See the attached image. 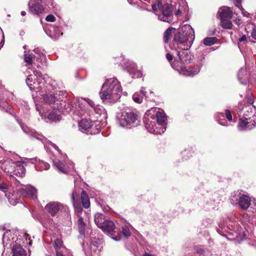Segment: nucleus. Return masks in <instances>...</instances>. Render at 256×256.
Listing matches in <instances>:
<instances>
[{
	"instance_id": "obj_1",
	"label": "nucleus",
	"mask_w": 256,
	"mask_h": 256,
	"mask_svg": "<svg viewBox=\"0 0 256 256\" xmlns=\"http://www.w3.org/2000/svg\"><path fill=\"white\" fill-rule=\"evenodd\" d=\"M120 83L115 78L106 80L102 84L100 92V97L103 101L111 100L112 101L118 100L122 92Z\"/></svg>"
},
{
	"instance_id": "obj_2",
	"label": "nucleus",
	"mask_w": 256,
	"mask_h": 256,
	"mask_svg": "<svg viewBox=\"0 0 256 256\" xmlns=\"http://www.w3.org/2000/svg\"><path fill=\"white\" fill-rule=\"evenodd\" d=\"M194 31L188 24H184L180 27V30L174 37V41L177 44L184 46L182 50H188L192 46L194 40Z\"/></svg>"
},
{
	"instance_id": "obj_3",
	"label": "nucleus",
	"mask_w": 256,
	"mask_h": 256,
	"mask_svg": "<svg viewBox=\"0 0 256 256\" xmlns=\"http://www.w3.org/2000/svg\"><path fill=\"white\" fill-rule=\"evenodd\" d=\"M26 82L30 90H35L41 88V84H46V88L50 90H54L56 88L55 81L48 78H42L40 72L34 70L33 74L29 75L26 80Z\"/></svg>"
},
{
	"instance_id": "obj_4",
	"label": "nucleus",
	"mask_w": 256,
	"mask_h": 256,
	"mask_svg": "<svg viewBox=\"0 0 256 256\" xmlns=\"http://www.w3.org/2000/svg\"><path fill=\"white\" fill-rule=\"evenodd\" d=\"M6 196L8 199L10 203L12 205H16L19 202V199L18 198V194L26 198L28 197L32 200L37 198L36 189L30 185L26 186L20 188L18 190L17 194H14L11 190L4 191Z\"/></svg>"
},
{
	"instance_id": "obj_5",
	"label": "nucleus",
	"mask_w": 256,
	"mask_h": 256,
	"mask_svg": "<svg viewBox=\"0 0 256 256\" xmlns=\"http://www.w3.org/2000/svg\"><path fill=\"white\" fill-rule=\"evenodd\" d=\"M138 116L130 110H122L117 114V123L120 126L130 128L139 124Z\"/></svg>"
},
{
	"instance_id": "obj_6",
	"label": "nucleus",
	"mask_w": 256,
	"mask_h": 256,
	"mask_svg": "<svg viewBox=\"0 0 256 256\" xmlns=\"http://www.w3.org/2000/svg\"><path fill=\"white\" fill-rule=\"evenodd\" d=\"M78 104V110L81 115L89 114L90 112L94 111L100 115L105 116L104 108L100 106H96L94 102L89 99L82 98Z\"/></svg>"
},
{
	"instance_id": "obj_7",
	"label": "nucleus",
	"mask_w": 256,
	"mask_h": 256,
	"mask_svg": "<svg viewBox=\"0 0 256 256\" xmlns=\"http://www.w3.org/2000/svg\"><path fill=\"white\" fill-rule=\"evenodd\" d=\"M154 108H151L146 111L144 118V122L146 128L151 133L154 134H160L164 133L166 127L160 128L156 124V118H154Z\"/></svg>"
},
{
	"instance_id": "obj_8",
	"label": "nucleus",
	"mask_w": 256,
	"mask_h": 256,
	"mask_svg": "<svg viewBox=\"0 0 256 256\" xmlns=\"http://www.w3.org/2000/svg\"><path fill=\"white\" fill-rule=\"evenodd\" d=\"M237 230L232 229L224 226V224H219L217 228V232L220 235L225 236L230 240H234L241 238L243 236L242 228H236Z\"/></svg>"
},
{
	"instance_id": "obj_9",
	"label": "nucleus",
	"mask_w": 256,
	"mask_h": 256,
	"mask_svg": "<svg viewBox=\"0 0 256 256\" xmlns=\"http://www.w3.org/2000/svg\"><path fill=\"white\" fill-rule=\"evenodd\" d=\"M230 202L233 205H238L243 210H247L250 204V198L238 191L234 192L231 196Z\"/></svg>"
},
{
	"instance_id": "obj_10",
	"label": "nucleus",
	"mask_w": 256,
	"mask_h": 256,
	"mask_svg": "<svg viewBox=\"0 0 256 256\" xmlns=\"http://www.w3.org/2000/svg\"><path fill=\"white\" fill-rule=\"evenodd\" d=\"M158 8L162 13L161 15H158V18L164 22H171L172 20V4H166L162 5L161 2H158Z\"/></svg>"
},
{
	"instance_id": "obj_11",
	"label": "nucleus",
	"mask_w": 256,
	"mask_h": 256,
	"mask_svg": "<svg viewBox=\"0 0 256 256\" xmlns=\"http://www.w3.org/2000/svg\"><path fill=\"white\" fill-rule=\"evenodd\" d=\"M248 115L244 114V116L240 120L238 128L240 130H250L256 126V116L252 114L248 118Z\"/></svg>"
},
{
	"instance_id": "obj_12",
	"label": "nucleus",
	"mask_w": 256,
	"mask_h": 256,
	"mask_svg": "<svg viewBox=\"0 0 256 256\" xmlns=\"http://www.w3.org/2000/svg\"><path fill=\"white\" fill-rule=\"evenodd\" d=\"M10 168H8L6 171V168L4 170L6 172L10 174H13L18 176H22L25 174V164L22 162H15L8 163Z\"/></svg>"
},
{
	"instance_id": "obj_13",
	"label": "nucleus",
	"mask_w": 256,
	"mask_h": 256,
	"mask_svg": "<svg viewBox=\"0 0 256 256\" xmlns=\"http://www.w3.org/2000/svg\"><path fill=\"white\" fill-rule=\"evenodd\" d=\"M52 161L54 166L60 172L66 174L70 170L74 169V164L66 158L64 159L66 164H64L59 159L56 158L52 159Z\"/></svg>"
},
{
	"instance_id": "obj_14",
	"label": "nucleus",
	"mask_w": 256,
	"mask_h": 256,
	"mask_svg": "<svg viewBox=\"0 0 256 256\" xmlns=\"http://www.w3.org/2000/svg\"><path fill=\"white\" fill-rule=\"evenodd\" d=\"M61 208H64L65 210L68 209L66 206H64L59 202H50L45 206V210L50 214L52 216H55Z\"/></svg>"
},
{
	"instance_id": "obj_15",
	"label": "nucleus",
	"mask_w": 256,
	"mask_h": 256,
	"mask_svg": "<svg viewBox=\"0 0 256 256\" xmlns=\"http://www.w3.org/2000/svg\"><path fill=\"white\" fill-rule=\"evenodd\" d=\"M19 124H20V126H21V128H22L23 132L26 134L30 136L34 137L35 138H36L37 139L42 140V136L38 134L34 130L28 127L27 126L24 125L23 124H20V122H19L18 120Z\"/></svg>"
},
{
	"instance_id": "obj_16",
	"label": "nucleus",
	"mask_w": 256,
	"mask_h": 256,
	"mask_svg": "<svg viewBox=\"0 0 256 256\" xmlns=\"http://www.w3.org/2000/svg\"><path fill=\"white\" fill-rule=\"evenodd\" d=\"M219 17L222 19H230L232 16V11L228 6L220 8L218 12Z\"/></svg>"
},
{
	"instance_id": "obj_17",
	"label": "nucleus",
	"mask_w": 256,
	"mask_h": 256,
	"mask_svg": "<svg viewBox=\"0 0 256 256\" xmlns=\"http://www.w3.org/2000/svg\"><path fill=\"white\" fill-rule=\"evenodd\" d=\"M154 108V118L160 128L166 127L164 126V122L166 120V118L165 114L162 111H156V108Z\"/></svg>"
},
{
	"instance_id": "obj_18",
	"label": "nucleus",
	"mask_w": 256,
	"mask_h": 256,
	"mask_svg": "<svg viewBox=\"0 0 256 256\" xmlns=\"http://www.w3.org/2000/svg\"><path fill=\"white\" fill-rule=\"evenodd\" d=\"M127 70L134 78H138L142 75V72L138 70L136 64L134 62H130L127 66Z\"/></svg>"
},
{
	"instance_id": "obj_19",
	"label": "nucleus",
	"mask_w": 256,
	"mask_h": 256,
	"mask_svg": "<svg viewBox=\"0 0 256 256\" xmlns=\"http://www.w3.org/2000/svg\"><path fill=\"white\" fill-rule=\"evenodd\" d=\"M127 70L134 78H138L142 75V72L138 70L136 64L134 62H130L127 66Z\"/></svg>"
},
{
	"instance_id": "obj_20",
	"label": "nucleus",
	"mask_w": 256,
	"mask_h": 256,
	"mask_svg": "<svg viewBox=\"0 0 256 256\" xmlns=\"http://www.w3.org/2000/svg\"><path fill=\"white\" fill-rule=\"evenodd\" d=\"M100 228L104 232H110L115 229L116 226L112 220H106Z\"/></svg>"
},
{
	"instance_id": "obj_21",
	"label": "nucleus",
	"mask_w": 256,
	"mask_h": 256,
	"mask_svg": "<svg viewBox=\"0 0 256 256\" xmlns=\"http://www.w3.org/2000/svg\"><path fill=\"white\" fill-rule=\"evenodd\" d=\"M92 121L88 119H82L78 123L79 129L82 132H86L92 128Z\"/></svg>"
},
{
	"instance_id": "obj_22",
	"label": "nucleus",
	"mask_w": 256,
	"mask_h": 256,
	"mask_svg": "<svg viewBox=\"0 0 256 256\" xmlns=\"http://www.w3.org/2000/svg\"><path fill=\"white\" fill-rule=\"evenodd\" d=\"M178 55L180 60L184 63H189L192 60L191 54L186 50L178 52Z\"/></svg>"
},
{
	"instance_id": "obj_23",
	"label": "nucleus",
	"mask_w": 256,
	"mask_h": 256,
	"mask_svg": "<svg viewBox=\"0 0 256 256\" xmlns=\"http://www.w3.org/2000/svg\"><path fill=\"white\" fill-rule=\"evenodd\" d=\"M177 70L179 72L180 74L186 76H194L197 74L200 71V68H198L196 70H188L184 66H180V68H177Z\"/></svg>"
},
{
	"instance_id": "obj_24",
	"label": "nucleus",
	"mask_w": 256,
	"mask_h": 256,
	"mask_svg": "<svg viewBox=\"0 0 256 256\" xmlns=\"http://www.w3.org/2000/svg\"><path fill=\"white\" fill-rule=\"evenodd\" d=\"M28 8L30 12L34 14H41L44 10L43 6L40 4H35L30 5L28 4Z\"/></svg>"
},
{
	"instance_id": "obj_25",
	"label": "nucleus",
	"mask_w": 256,
	"mask_h": 256,
	"mask_svg": "<svg viewBox=\"0 0 256 256\" xmlns=\"http://www.w3.org/2000/svg\"><path fill=\"white\" fill-rule=\"evenodd\" d=\"M140 94L142 98H144L146 100H151L154 99V92L149 90H146V88L142 87L140 90Z\"/></svg>"
},
{
	"instance_id": "obj_26",
	"label": "nucleus",
	"mask_w": 256,
	"mask_h": 256,
	"mask_svg": "<svg viewBox=\"0 0 256 256\" xmlns=\"http://www.w3.org/2000/svg\"><path fill=\"white\" fill-rule=\"evenodd\" d=\"M238 76L240 82L242 84H247V72L246 67L242 68L238 71Z\"/></svg>"
},
{
	"instance_id": "obj_27",
	"label": "nucleus",
	"mask_w": 256,
	"mask_h": 256,
	"mask_svg": "<svg viewBox=\"0 0 256 256\" xmlns=\"http://www.w3.org/2000/svg\"><path fill=\"white\" fill-rule=\"evenodd\" d=\"M80 100H81V99L76 100V102L75 104V107L73 106L72 104V102H69L68 104L67 105L65 104L64 106V110L67 112H70L71 111H74V112L76 113L77 114L79 115L80 116H82V115L79 114L78 110V102Z\"/></svg>"
},
{
	"instance_id": "obj_28",
	"label": "nucleus",
	"mask_w": 256,
	"mask_h": 256,
	"mask_svg": "<svg viewBox=\"0 0 256 256\" xmlns=\"http://www.w3.org/2000/svg\"><path fill=\"white\" fill-rule=\"evenodd\" d=\"M12 256H26L25 250L19 244H15L12 249Z\"/></svg>"
},
{
	"instance_id": "obj_29",
	"label": "nucleus",
	"mask_w": 256,
	"mask_h": 256,
	"mask_svg": "<svg viewBox=\"0 0 256 256\" xmlns=\"http://www.w3.org/2000/svg\"><path fill=\"white\" fill-rule=\"evenodd\" d=\"M12 236V234L10 231L6 232L3 235V244L4 246H10L11 243L14 242L13 238L12 240L10 238L9 236Z\"/></svg>"
},
{
	"instance_id": "obj_30",
	"label": "nucleus",
	"mask_w": 256,
	"mask_h": 256,
	"mask_svg": "<svg viewBox=\"0 0 256 256\" xmlns=\"http://www.w3.org/2000/svg\"><path fill=\"white\" fill-rule=\"evenodd\" d=\"M81 201L84 208H88L90 206V200L86 192L82 190L81 193Z\"/></svg>"
},
{
	"instance_id": "obj_31",
	"label": "nucleus",
	"mask_w": 256,
	"mask_h": 256,
	"mask_svg": "<svg viewBox=\"0 0 256 256\" xmlns=\"http://www.w3.org/2000/svg\"><path fill=\"white\" fill-rule=\"evenodd\" d=\"M106 220L104 216L102 214L96 213L94 216L95 224L99 228Z\"/></svg>"
},
{
	"instance_id": "obj_32",
	"label": "nucleus",
	"mask_w": 256,
	"mask_h": 256,
	"mask_svg": "<svg viewBox=\"0 0 256 256\" xmlns=\"http://www.w3.org/2000/svg\"><path fill=\"white\" fill-rule=\"evenodd\" d=\"M50 32L52 34H50L49 36L55 40L58 38L62 34V32H61L60 29L57 27H52Z\"/></svg>"
},
{
	"instance_id": "obj_33",
	"label": "nucleus",
	"mask_w": 256,
	"mask_h": 256,
	"mask_svg": "<svg viewBox=\"0 0 256 256\" xmlns=\"http://www.w3.org/2000/svg\"><path fill=\"white\" fill-rule=\"evenodd\" d=\"M44 102L48 104H51L56 102V96L52 94H46L43 96Z\"/></svg>"
},
{
	"instance_id": "obj_34",
	"label": "nucleus",
	"mask_w": 256,
	"mask_h": 256,
	"mask_svg": "<svg viewBox=\"0 0 256 256\" xmlns=\"http://www.w3.org/2000/svg\"><path fill=\"white\" fill-rule=\"evenodd\" d=\"M54 248H61L62 252L65 254L66 252H68V250L63 246V242L62 240L57 238L54 240Z\"/></svg>"
},
{
	"instance_id": "obj_35",
	"label": "nucleus",
	"mask_w": 256,
	"mask_h": 256,
	"mask_svg": "<svg viewBox=\"0 0 256 256\" xmlns=\"http://www.w3.org/2000/svg\"><path fill=\"white\" fill-rule=\"evenodd\" d=\"M78 225L80 232L82 234H84L86 224L84 222L83 218L81 216H80L78 220Z\"/></svg>"
},
{
	"instance_id": "obj_36",
	"label": "nucleus",
	"mask_w": 256,
	"mask_h": 256,
	"mask_svg": "<svg viewBox=\"0 0 256 256\" xmlns=\"http://www.w3.org/2000/svg\"><path fill=\"white\" fill-rule=\"evenodd\" d=\"M235 6L238 8L242 15L246 17L249 16V13L246 12L241 5V0H234Z\"/></svg>"
},
{
	"instance_id": "obj_37",
	"label": "nucleus",
	"mask_w": 256,
	"mask_h": 256,
	"mask_svg": "<svg viewBox=\"0 0 256 256\" xmlns=\"http://www.w3.org/2000/svg\"><path fill=\"white\" fill-rule=\"evenodd\" d=\"M230 19H222L221 26L224 28L231 29L232 27V24Z\"/></svg>"
},
{
	"instance_id": "obj_38",
	"label": "nucleus",
	"mask_w": 256,
	"mask_h": 256,
	"mask_svg": "<svg viewBox=\"0 0 256 256\" xmlns=\"http://www.w3.org/2000/svg\"><path fill=\"white\" fill-rule=\"evenodd\" d=\"M77 196V194H76V192L74 191L72 194V200L73 206L75 208V210L78 212H81L82 210V208H80V206H79L78 203H76L75 200V197Z\"/></svg>"
},
{
	"instance_id": "obj_39",
	"label": "nucleus",
	"mask_w": 256,
	"mask_h": 256,
	"mask_svg": "<svg viewBox=\"0 0 256 256\" xmlns=\"http://www.w3.org/2000/svg\"><path fill=\"white\" fill-rule=\"evenodd\" d=\"M24 60L28 64L30 65L32 64V60L35 58L33 54H26V52L24 54Z\"/></svg>"
},
{
	"instance_id": "obj_40",
	"label": "nucleus",
	"mask_w": 256,
	"mask_h": 256,
	"mask_svg": "<svg viewBox=\"0 0 256 256\" xmlns=\"http://www.w3.org/2000/svg\"><path fill=\"white\" fill-rule=\"evenodd\" d=\"M174 30L172 28H168L164 32V42L165 43H167L168 42L169 39L171 36V34L172 33V30Z\"/></svg>"
},
{
	"instance_id": "obj_41",
	"label": "nucleus",
	"mask_w": 256,
	"mask_h": 256,
	"mask_svg": "<svg viewBox=\"0 0 256 256\" xmlns=\"http://www.w3.org/2000/svg\"><path fill=\"white\" fill-rule=\"evenodd\" d=\"M216 43L215 38H206L203 40V44L207 46H211Z\"/></svg>"
},
{
	"instance_id": "obj_42",
	"label": "nucleus",
	"mask_w": 256,
	"mask_h": 256,
	"mask_svg": "<svg viewBox=\"0 0 256 256\" xmlns=\"http://www.w3.org/2000/svg\"><path fill=\"white\" fill-rule=\"evenodd\" d=\"M48 118L51 121H58L60 120V116L56 114L54 112H52L49 114Z\"/></svg>"
},
{
	"instance_id": "obj_43",
	"label": "nucleus",
	"mask_w": 256,
	"mask_h": 256,
	"mask_svg": "<svg viewBox=\"0 0 256 256\" xmlns=\"http://www.w3.org/2000/svg\"><path fill=\"white\" fill-rule=\"evenodd\" d=\"M0 107L4 108L6 112H10L11 108L6 102L0 100Z\"/></svg>"
},
{
	"instance_id": "obj_44",
	"label": "nucleus",
	"mask_w": 256,
	"mask_h": 256,
	"mask_svg": "<svg viewBox=\"0 0 256 256\" xmlns=\"http://www.w3.org/2000/svg\"><path fill=\"white\" fill-rule=\"evenodd\" d=\"M122 232L123 235L126 238H128L131 236V232L130 231L129 228L126 226H122Z\"/></svg>"
},
{
	"instance_id": "obj_45",
	"label": "nucleus",
	"mask_w": 256,
	"mask_h": 256,
	"mask_svg": "<svg viewBox=\"0 0 256 256\" xmlns=\"http://www.w3.org/2000/svg\"><path fill=\"white\" fill-rule=\"evenodd\" d=\"M142 97L140 96H139L138 94L136 93H135L132 96V99L134 100V102L140 104L142 102Z\"/></svg>"
},
{
	"instance_id": "obj_46",
	"label": "nucleus",
	"mask_w": 256,
	"mask_h": 256,
	"mask_svg": "<svg viewBox=\"0 0 256 256\" xmlns=\"http://www.w3.org/2000/svg\"><path fill=\"white\" fill-rule=\"evenodd\" d=\"M56 256H72L70 252L68 250V252H66L65 254L62 252V250L56 251Z\"/></svg>"
},
{
	"instance_id": "obj_47",
	"label": "nucleus",
	"mask_w": 256,
	"mask_h": 256,
	"mask_svg": "<svg viewBox=\"0 0 256 256\" xmlns=\"http://www.w3.org/2000/svg\"><path fill=\"white\" fill-rule=\"evenodd\" d=\"M220 117L224 118V114L222 113H218L217 116H216V120L220 124L225 126V124L221 122V120H224V119H221Z\"/></svg>"
},
{
	"instance_id": "obj_48",
	"label": "nucleus",
	"mask_w": 256,
	"mask_h": 256,
	"mask_svg": "<svg viewBox=\"0 0 256 256\" xmlns=\"http://www.w3.org/2000/svg\"><path fill=\"white\" fill-rule=\"evenodd\" d=\"M225 115L226 117L228 119V120L230 122H232V117L231 114L230 112L228 110H226L225 111Z\"/></svg>"
},
{
	"instance_id": "obj_49",
	"label": "nucleus",
	"mask_w": 256,
	"mask_h": 256,
	"mask_svg": "<svg viewBox=\"0 0 256 256\" xmlns=\"http://www.w3.org/2000/svg\"><path fill=\"white\" fill-rule=\"evenodd\" d=\"M46 20L49 22H54L56 21V18L52 14H49L46 17Z\"/></svg>"
},
{
	"instance_id": "obj_50",
	"label": "nucleus",
	"mask_w": 256,
	"mask_h": 256,
	"mask_svg": "<svg viewBox=\"0 0 256 256\" xmlns=\"http://www.w3.org/2000/svg\"><path fill=\"white\" fill-rule=\"evenodd\" d=\"M152 9L154 12L158 16L159 15L158 14H157L158 8V3L157 4H152Z\"/></svg>"
},
{
	"instance_id": "obj_51",
	"label": "nucleus",
	"mask_w": 256,
	"mask_h": 256,
	"mask_svg": "<svg viewBox=\"0 0 256 256\" xmlns=\"http://www.w3.org/2000/svg\"><path fill=\"white\" fill-rule=\"evenodd\" d=\"M24 238L26 240H30L28 243V245L29 246H31L32 244V240H30V236L28 234L24 233Z\"/></svg>"
},
{
	"instance_id": "obj_52",
	"label": "nucleus",
	"mask_w": 256,
	"mask_h": 256,
	"mask_svg": "<svg viewBox=\"0 0 256 256\" xmlns=\"http://www.w3.org/2000/svg\"><path fill=\"white\" fill-rule=\"evenodd\" d=\"M251 36L254 40H256V28H254L252 30Z\"/></svg>"
},
{
	"instance_id": "obj_53",
	"label": "nucleus",
	"mask_w": 256,
	"mask_h": 256,
	"mask_svg": "<svg viewBox=\"0 0 256 256\" xmlns=\"http://www.w3.org/2000/svg\"><path fill=\"white\" fill-rule=\"evenodd\" d=\"M7 189H8V186L6 184L4 183L0 184V190H6L5 191H6V190H8Z\"/></svg>"
},
{
	"instance_id": "obj_54",
	"label": "nucleus",
	"mask_w": 256,
	"mask_h": 256,
	"mask_svg": "<svg viewBox=\"0 0 256 256\" xmlns=\"http://www.w3.org/2000/svg\"><path fill=\"white\" fill-rule=\"evenodd\" d=\"M42 164L44 165L43 170H48L50 168V164L46 162H42Z\"/></svg>"
},
{
	"instance_id": "obj_55",
	"label": "nucleus",
	"mask_w": 256,
	"mask_h": 256,
	"mask_svg": "<svg viewBox=\"0 0 256 256\" xmlns=\"http://www.w3.org/2000/svg\"><path fill=\"white\" fill-rule=\"evenodd\" d=\"M166 59L169 61V62H170L173 59V56L172 54H166Z\"/></svg>"
},
{
	"instance_id": "obj_56",
	"label": "nucleus",
	"mask_w": 256,
	"mask_h": 256,
	"mask_svg": "<svg viewBox=\"0 0 256 256\" xmlns=\"http://www.w3.org/2000/svg\"><path fill=\"white\" fill-rule=\"evenodd\" d=\"M182 12V8L180 7L178 8V10L176 12V16H179Z\"/></svg>"
},
{
	"instance_id": "obj_57",
	"label": "nucleus",
	"mask_w": 256,
	"mask_h": 256,
	"mask_svg": "<svg viewBox=\"0 0 256 256\" xmlns=\"http://www.w3.org/2000/svg\"><path fill=\"white\" fill-rule=\"evenodd\" d=\"M246 40V35H242V36L239 39L240 42H242Z\"/></svg>"
},
{
	"instance_id": "obj_58",
	"label": "nucleus",
	"mask_w": 256,
	"mask_h": 256,
	"mask_svg": "<svg viewBox=\"0 0 256 256\" xmlns=\"http://www.w3.org/2000/svg\"><path fill=\"white\" fill-rule=\"evenodd\" d=\"M248 98V102L249 104H253V102H254V98L253 97L250 96Z\"/></svg>"
},
{
	"instance_id": "obj_59",
	"label": "nucleus",
	"mask_w": 256,
	"mask_h": 256,
	"mask_svg": "<svg viewBox=\"0 0 256 256\" xmlns=\"http://www.w3.org/2000/svg\"><path fill=\"white\" fill-rule=\"evenodd\" d=\"M3 38H4V36L3 35ZM4 39H2L1 42H0V50L1 49V48L3 46L4 44Z\"/></svg>"
},
{
	"instance_id": "obj_60",
	"label": "nucleus",
	"mask_w": 256,
	"mask_h": 256,
	"mask_svg": "<svg viewBox=\"0 0 256 256\" xmlns=\"http://www.w3.org/2000/svg\"><path fill=\"white\" fill-rule=\"evenodd\" d=\"M66 92L64 91H60L59 92V95L63 96V97H64L66 96Z\"/></svg>"
},
{
	"instance_id": "obj_61",
	"label": "nucleus",
	"mask_w": 256,
	"mask_h": 256,
	"mask_svg": "<svg viewBox=\"0 0 256 256\" xmlns=\"http://www.w3.org/2000/svg\"><path fill=\"white\" fill-rule=\"evenodd\" d=\"M36 109L39 112V114H40L42 116V117H44V116H45L43 114L42 112L39 109V108H38V106H37L36 108Z\"/></svg>"
},
{
	"instance_id": "obj_62",
	"label": "nucleus",
	"mask_w": 256,
	"mask_h": 256,
	"mask_svg": "<svg viewBox=\"0 0 256 256\" xmlns=\"http://www.w3.org/2000/svg\"><path fill=\"white\" fill-rule=\"evenodd\" d=\"M112 238L113 240H114L116 241H118L120 240V236H118L115 238L112 237Z\"/></svg>"
},
{
	"instance_id": "obj_63",
	"label": "nucleus",
	"mask_w": 256,
	"mask_h": 256,
	"mask_svg": "<svg viewBox=\"0 0 256 256\" xmlns=\"http://www.w3.org/2000/svg\"><path fill=\"white\" fill-rule=\"evenodd\" d=\"M20 14L22 16H25L26 15V12L25 11H22Z\"/></svg>"
},
{
	"instance_id": "obj_64",
	"label": "nucleus",
	"mask_w": 256,
	"mask_h": 256,
	"mask_svg": "<svg viewBox=\"0 0 256 256\" xmlns=\"http://www.w3.org/2000/svg\"><path fill=\"white\" fill-rule=\"evenodd\" d=\"M254 207L253 208V209L256 212V201H254Z\"/></svg>"
}]
</instances>
